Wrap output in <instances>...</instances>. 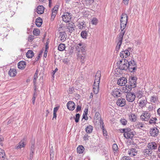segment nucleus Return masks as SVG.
Wrapping results in <instances>:
<instances>
[{
    "label": "nucleus",
    "mask_w": 160,
    "mask_h": 160,
    "mask_svg": "<svg viewBox=\"0 0 160 160\" xmlns=\"http://www.w3.org/2000/svg\"><path fill=\"white\" fill-rule=\"evenodd\" d=\"M58 9V6H56L54 7L53 9L52 10L57 12V11Z\"/></svg>",
    "instance_id": "obj_60"
},
{
    "label": "nucleus",
    "mask_w": 160,
    "mask_h": 160,
    "mask_svg": "<svg viewBox=\"0 0 160 160\" xmlns=\"http://www.w3.org/2000/svg\"><path fill=\"white\" fill-rule=\"evenodd\" d=\"M123 33V32L120 33L116 38V42H117V44L115 49L117 51H118L119 50L122 43V39L124 35Z\"/></svg>",
    "instance_id": "obj_2"
},
{
    "label": "nucleus",
    "mask_w": 160,
    "mask_h": 160,
    "mask_svg": "<svg viewBox=\"0 0 160 160\" xmlns=\"http://www.w3.org/2000/svg\"><path fill=\"white\" fill-rule=\"evenodd\" d=\"M128 61L124 59L123 63H121L119 66V68L122 70H127L128 69Z\"/></svg>",
    "instance_id": "obj_8"
},
{
    "label": "nucleus",
    "mask_w": 160,
    "mask_h": 160,
    "mask_svg": "<svg viewBox=\"0 0 160 160\" xmlns=\"http://www.w3.org/2000/svg\"><path fill=\"white\" fill-rule=\"evenodd\" d=\"M58 107H55L53 109V112L54 113H57L58 109Z\"/></svg>",
    "instance_id": "obj_63"
},
{
    "label": "nucleus",
    "mask_w": 160,
    "mask_h": 160,
    "mask_svg": "<svg viewBox=\"0 0 160 160\" xmlns=\"http://www.w3.org/2000/svg\"><path fill=\"white\" fill-rule=\"evenodd\" d=\"M33 33L34 35L36 36H38L39 35L40 33V31L38 29H34L33 31Z\"/></svg>",
    "instance_id": "obj_43"
},
{
    "label": "nucleus",
    "mask_w": 160,
    "mask_h": 160,
    "mask_svg": "<svg viewBox=\"0 0 160 160\" xmlns=\"http://www.w3.org/2000/svg\"><path fill=\"white\" fill-rule=\"evenodd\" d=\"M147 102V101L146 98L141 99L139 102L140 107L142 108H143L146 105Z\"/></svg>",
    "instance_id": "obj_28"
},
{
    "label": "nucleus",
    "mask_w": 160,
    "mask_h": 160,
    "mask_svg": "<svg viewBox=\"0 0 160 160\" xmlns=\"http://www.w3.org/2000/svg\"><path fill=\"white\" fill-rule=\"evenodd\" d=\"M25 144L24 143V140H21L18 144L16 146L15 149H18L22 148L24 147Z\"/></svg>",
    "instance_id": "obj_26"
},
{
    "label": "nucleus",
    "mask_w": 160,
    "mask_h": 160,
    "mask_svg": "<svg viewBox=\"0 0 160 160\" xmlns=\"http://www.w3.org/2000/svg\"><path fill=\"white\" fill-rule=\"evenodd\" d=\"M159 133V131L158 129L155 127L150 129V134L151 136L152 137L157 136Z\"/></svg>",
    "instance_id": "obj_11"
},
{
    "label": "nucleus",
    "mask_w": 160,
    "mask_h": 160,
    "mask_svg": "<svg viewBox=\"0 0 160 160\" xmlns=\"http://www.w3.org/2000/svg\"><path fill=\"white\" fill-rule=\"evenodd\" d=\"M35 142L33 141V142H32V144L31 146L30 152H34L35 151Z\"/></svg>",
    "instance_id": "obj_40"
},
{
    "label": "nucleus",
    "mask_w": 160,
    "mask_h": 160,
    "mask_svg": "<svg viewBox=\"0 0 160 160\" xmlns=\"http://www.w3.org/2000/svg\"><path fill=\"white\" fill-rule=\"evenodd\" d=\"M101 78V72L98 71L95 76L94 82L93 85V91L95 94H97L99 91V84Z\"/></svg>",
    "instance_id": "obj_1"
},
{
    "label": "nucleus",
    "mask_w": 160,
    "mask_h": 160,
    "mask_svg": "<svg viewBox=\"0 0 160 160\" xmlns=\"http://www.w3.org/2000/svg\"><path fill=\"white\" fill-rule=\"evenodd\" d=\"M142 113L146 121H148L151 116V113H149L148 111H144Z\"/></svg>",
    "instance_id": "obj_31"
},
{
    "label": "nucleus",
    "mask_w": 160,
    "mask_h": 160,
    "mask_svg": "<svg viewBox=\"0 0 160 160\" xmlns=\"http://www.w3.org/2000/svg\"><path fill=\"white\" fill-rule=\"evenodd\" d=\"M26 56L28 58H31L34 56L33 52L32 50H29L27 52Z\"/></svg>",
    "instance_id": "obj_35"
},
{
    "label": "nucleus",
    "mask_w": 160,
    "mask_h": 160,
    "mask_svg": "<svg viewBox=\"0 0 160 160\" xmlns=\"http://www.w3.org/2000/svg\"><path fill=\"white\" fill-rule=\"evenodd\" d=\"M130 52L128 50H123L122 51L120 54V57L122 58H126L129 56Z\"/></svg>",
    "instance_id": "obj_14"
},
{
    "label": "nucleus",
    "mask_w": 160,
    "mask_h": 160,
    "mask_svg": "<svg viewBox=\"0 0 160 160\" xmlns=\"http://www.w3.org/2000/svg\"><path fill=\"white\" fill-rule=\"evenodd\" d=\"M81 35L83 38H86L88 36L87 32L86 31H82L81 32Z\"/></svg>",
    "instance_id": "obj_38"
},
{
    "label": "nucleus",
    "mask_w": 160,
    "mask_h": 160,
    "mask_svg": "<svg viewBox=\"0 0 160 160\" xmlns=\"http://www.w3.org/2000/svg\"><path fill=\"white\" fill-rule=\"evenodd\" d=\"M50 160H53L54 156V153L50 154Z\"/></svg>",
    "instance_id": "obj_58"
},
{
    "label": "nucleus",
    "mask_w": 160,
    "mask_h": 160,
    "mask_svg": "<svg viewBox=\"0 0 160 160\" xmlns=\"http://www.w3.org/2000/svg\"><path fill=\"white\" fill-rule=\"evenodd\" d=\"M127 100L130 102H133L135 99V96L134 93H129L126 95Z\"/></svg>",
    "instance_id": "obj_12"
},
{
    "label": "nucleus",
    "mask_w": 160,
    "mask_h": 160,
    "mask_svg": "<svg viewBox=\"0 0 160 160\" xmlns=\"http://www.w3.org/2000/svg\"><path fill=\"white\" fill-rule=\"evenodd\" d=\"M140 119L142 121H146L145 117L143 116V113L142 114V115H141L140 116Z\"/></svg>",
    "instance_id": "obj_59"
},
{
    "label": "nucleus",
    "mask_w": 160,
    "mask_h": 160,
    "mask_svg": "<svg viewBox=\"0 0 160 160\" xmlns=\"http://www.w3.org/2000/svg\"><path fill=\"white\" fill-rule=\"evenodd\" d=\"M57 12L52 10V18L54 19L56 15Z\"/></svg>",
    "instance_id": "obj_51"
},
{
    "label": "nucleus",
    "mask_w": 160,
    "mask_h": 160,
    "mask_svg": "<svg viewBox=\"0 0 160 160\" xmlns=\"http://www.w3.org/2000/svg\"><path fill=\"white\" fill-rule=\"evenodd\" d=\"M80 115L79 114H77L76 115V118H75V121L76 122H78L79 121Z\"/></svg>",
    "instance_id": "obj_47"
},
{
    "label": "nucleus",
    "mask_w": 160,
    "mask_h": 160,
    "mask_svg": "<svg viewBox=\"0 0 160 160\" xmlns=\"http://www.w3.org/2000/svg\"><path fill=\"white\" fill-rule=\"evenodd\" d=\"M116 103L118 106L123 107L125 105V100L124 98H119L118 99Z\"/></svg>",
    "instance_id": "obj_16"
},
{
    "label": "nucleus",
    "mask_w": 160,
    "mask_h": 160,
    "mask_svg": "<svg viewBox=\"0 0 160 160\" xmlns=\"http://www.w3.org/2000/svg\"><path fill=\"white\" fill-rule=\"evenodd\" d=\"M85 130L87 133H91L93 130V127L91 125H88L86 128Z\"/></svg>",
    "instance_id": "obj_36"
},
{
    "label": "nucleus",
    "mask_w": 160,
    "mask_h": 160,
    "mask_svg": "<svg viewBox=\"0 0 160 160\" xmlns=\"http://www.w3.org/2000/svg\"><path fill=\"white\" fill-rule=\"evenodd\" d=\"M137 118V115L134 114L132 113L129 116V119L133 122H136Z\"/></svg>",
    "instance_id": "obj_22"
},
{
    "label": "nucleus",
    "mask_w": 160,
    "mask_h": 160,
    "mask_svg": "<svg viewBox=\"0 0 160 160\" xmlns=\"http://www.w3.org/2000/svg\"><path fill=\"white\" fill-rule=\"evenodd\" d=\"M122 90L124 92L129 93L131 90V86L129 85H126V86L122 87Z\"/></svg>",
    "instance_id": "obj_20"
},
{
    "label": "nucleus",
    "mask_w": 160,
    "mask_h": 160,
    "mask_svg": "<svg viewBox=\"0 0 160 160\" xmlns=\"http://www.w3.org/2000/svg\"><path fill=\"white\" fill-rule=\"evenodd\" d=\"M132 130L129 128H125V131L124 133H127L132 132Z\"/></svg>",
    "instance_id": "obj_56"
},
{
    "label": "nucleus",
    "mask_w": 160,
    "mask_h": 160,
    "mask_svg": "<svg viewBox=\"0 0 160 160\" xmlns=\"http://www.w3.org/2000/svg\"><path fill=\"white\" fill-rule=\"evenodd\" d=\"M131 158L129 157L123 156L121 158V160H131Z\"/></svg>",
    "instance_id": "obj_50"
},
{
    "label": "nucleus",
    "mask_w": 160,
    "mask_h": 160,
    "mask_svg": "<svg viewBox=\"0 0 160 160\" xmlns=\"http://www.w3.org/2000/svg\"><path fill=\"white\" fill-rule=\"evenodd\" d=\"M152 151L148 149H144L142 152L143 155L145 156H148L152 154Z\"/></svg>",
    "instance_id": "obj_23"
},
{
    "label": "nucleus",
    "mask_w": 160,
    "mask_h": 160,
    "mask_svg": "<svg viewBox=\"0 0 160 160\" xmlns=\"http://www.w3.org/2000/svg\"><path fill=\"white\" fill-rule=\"evenodd\" d=\"M129 0H123V2L125 5H127L128 3Z\"/></svg>",
    "instance_id": "obj_64"
},
{
    "label": "nucleus",
    "mask_w": 160,
    "mask_h": 160,
    "mask_svg": "<svg viewBox=\"0 0 160 160\" xmlns=\"http://www.w3.org/2000/svg\"><path fill=\"white\" fill-rule=\"evenodd\" d=\"M34 152H30V159L32 160L33 158V156Z\"/></svg>",
    "instance_id": "obj_62"
},
{
    "label": "nucleus",
    "mask_w": 160,
    "mask_h": 160,
    "mask_svg": "<svg viewBox=\"0 0 160 160\" xmlns=\"http://www.w3.org/2000/svg\"><path fill=\"white\" fill-rule=\"evenodd\" d=\"M153 108V105L152 104H151V105H150L148 107V110L149 111H151L152 110V108Z\"/></svg>",
    "instance_id": "obj_57"
},
{
    "label": "nucleus",
    "mask_w": 160,
    "mask_h": 160,
    "mask_svg": "<svg viewBox=\"0 0 160 160\" xmlns=\"http://www.w3.org/2000/svg\"><path fill=\"white\" fill-rule=\"evenodd\" d=\"M157 120V118H152L149 121V122L150 124L156 123V121Z\"/></svg>",
    "instance_id": "obj_45"
},
{
    "label": "nucleus",
    "mask_w": 160,
    "mask_h": 160,
    "mask_svg": "<svg viewBox=\"0 0 160 160\" xmlns=\"http://www.w3.org/2000/svg\"><path fill=\"white\" fill-rule=\"evenodd\" d=\"M135 132H133L132 131L127 133H124V136L126 138H132L134 136Z\"/></svg>",
    "instance_id": "obj_21"
},
{
    "label": "nucleus",
    "mask_w": 160,
    "mask_h": 160,
    "mask_svg": "<svg viewBox=\"0 0 160 160\" xmlns=\"http://www.w3.org/2000/svg\"><path fill=\"white\" fill-rule=\"evenodd\" d=\"M91 23L93 25H96L98 23V20L96 18H93L91 21Z\"/></svg>",
    "instance_id": "obj_46"
},
{
    "label": "nucleus",
    "mask_w": 160,
    "mask_h": 160,
    "mask_svg": "<svg viewBox=\"0 0 160 160\" xmlns=\"http://www.w3.org/2000/svg\"><path fill=\"white\" fill-rule=\"evenodd\" d=\"M74 88L73 87L70 88L68 91L69 94H72V92L74 90Z\"/></svg>",
    "instance_id": "obj_55"
},
{
    "label": "nucleus",
    "mask_w": 160,
    "mask_h": 160,
    "mask_svg": "<svg viewBox=\"0 0 160 160\" xmlns=\"http://www.w3.org/2000/svg\"><path fill=\"white\" fill-rule=\"evenodd\" d=\"M62 18L63 21L66 22H68L70 21L71 18V16L70 13L67 12L65 13L64 14L62 15Z\"/></svg>",
    "instance_id": "obj_7"
},
{
    "label": "nucleus",
    "mask_w": 160,
    "mask_h": 160,
    "mask_svg": "<svg viewBox=\"0 0 160 160\" xmlns=\"http://www.w3.org/2000/svg\"><path fill=\"white\" fill-rule=\"evenodd\" d=\"M128 154L130 155L131 156H135L137 154V152L136 150L134 148H131L128 151Z\"/></svg>",
    "instance_id": "obj_30"
},
{
    "label": "nucleus",
    "mask_w": 160,
    "mask_h": 160,
    "mask_svg": "<svg viewBox=\"0 0 160 160\" xmlns=\"http://www.w3.org/2000/svg\"><path fill=\"white\" fill-rule=\"evenodd\" d=\"M127 82V80L126 78L124 77H122L118 79L117 83L120 86H123L125 85Z\"/></svg>",
    "instance_id": "obj_10"
},
{
    "label": "nucleus",
    "mask_w": 160,
    "mask_h": 160,
    "mask_svg": "<svg viewBox=\"0 0 160 160\" xmlns=\"http://www.w3.org/2000/svg\"><path fill=\"white\" fill-rule=\"evenodd\" d=\"M38 78V73L37 71L35 73L34 76L33 83L34 85L36 86V80Z\"/></svg>",
    "instance_id": "obj_41"
},
{
    "label": "nucleus",
    "mask_w": 160,
    "mask_h": 160,
    "mask_svg": "<svg viewBox=\"0 0 160 160\" xmlns=\"http://www.w3.org/2000/svg\"><path fill=\"white\" fill-rule=\"evenodd\" d=\"M44 8L42 5L38 6L37 8V12L38 14H42L43 13Z\"/></svg>",
    "instance_id": "obj_24"
},
{
    "label": "nucleus",
    "mask_w": 160,
    "mask_h": 160,
    "mask_svg": "<svg viewBox=\"0 0 160 160\" xmlns=\"http://www.w3.org/2000/svg\"><path fill=\"white\" fill-rule=\"evenodd\" d=\"M112 148L113 150L117 151L118 149V147L117 144H114L112 145Z\"/></svg>",
    "instance_id": "obj_49"
},
{
    "label": "nucleus",
    "mask_w": 160,
    "mask_h": 160,
    "mask_svg": "<svg viewBox=\"0 0 160 160\" xmlns=\"http://www.w3.org/2000/svg\"><path fill=\"white\" fill-rule=\"evenodd\" d=\"M67 28L69 30V32L71 33L75 30V26L74 23L72 22L69 23L67 26Z\"/></svg>",
    "instance_id": "obj_17"
},
{
    "label": "nucleus",
    "mask_w": 160,
    "mask_h": 160,
    "mask_svg": "<svg viewBox=\"0 0 160 160\" xmlns=\"http://www.w3.org/2000/svg\"><path fill=\"white\" fill-rule=\"evenodd\" d=\"M17 73V72L16 69H15L11 68L8 72V74L11 77L15 76L16 75Z\"/></svg>",
    "instance_id": "obj_27"
},
{
    "label": "nucleus",
    "mask_w": 160,
    "mask_h": 160,
    "mask_svg": "<svg viewBox=\"0 0 160 160\" xmlns=\"http://www.w3.org/2000/svg\"><path fill=\"white\" fill-rule=\"evenodd\" d=\"M78 26L79 28L81 29H84L86 27V24L84 21L79 22Z\"/></svg>",
    "instance_id": "obj_32"
},
{
    "label": "nucleus",
    "mask_w": 160,
    "mask_h": 160,
    "mask_svg": "<svg viewBox=\"0 0 160 160\" xmlns=\"http://www.w3.org/2000/svg\"><path fill=\"white\" fill-rule=\"evenodd\" d=\"M120 122L122 124V125H126L127 123V121L125 119H123L120 120Z\"/></svg>",
    "instance_id": "obj_48"
},
{
    "label": "nucleus",
    "mask_w": 160,
    "mask_h": 160,
    "mask_svg": "<svg viewBox=\"0 0 160 160\" xmlns=\"http://www.w3.org/2000/svg\"><path fill=\"white\" fill-rule=\"evenodd\" d=\"M42 20L41 18H38L36 20V25L38 27H40L42 23Z\"/></svg>",
    "instance_id": "obj_29"
},
{
    "label": "nucleus",
    "mask_w": 160,
    "mask_h": 160,
    "mask_svg": "<svg viewBox=\"0 0 160 160\" xmlns=\"http://www.w3.org/2000/svg\"><path fill=\"white\" fill-rule=\"evenodd\" d=\"M26 66V62L24 61H21L18 63V68L20 69H24Z\"/></svg>",
    "instance_id": "obj_25"
},
{
    "label": "nucleus",
    "mask_w": 160,
    "mask_h": 160,
    "mask_svg": "<svg viewBox=\"0 0 160 160\" xmlns=\"http://www.w3.org/2000/svg\"><path fill=\"white\" fill-rule=\"evenodd\" d=\"M150 101L153 103H157L158 102V98L157 95H154L149 98Z\"/></svg>",
    "instance_id": "obj_19"
},
{
    "label": "nucleus",
    "mask_w": 160,
    "mask_h": 160,
    "mask_svg": "<svg viewBox=\"0 0 160 160\" xmlns=\"http://www.w3.org/2000/svg\"><path fill=\"white\" fill-rule=\"evenodd\" d=\"M65 48V45L64 44H60L58 47V49L60 51H63Z\"/></svg>",
    "instance_id": "obj_37"
},
{
    "label": "nucleus",
    "mask_w": 160,
    "mask_h": 160,
    "mask_svg": "<svg viewBox=\"0 0 160 160\" xmlns=\"http://www.w3.org/2000/svg\"><path fill=\"white\" fill-rule=\"evenodd\" d=\"M148 148L151 150H155L157 147V145L155 142H153L151 143H149L148 145Z\"/></svg>",
    "instance_id": "obj_18"
},
{
    "label": "nucleus",
    "mask_w": 160,
    "mask_h": 160,
    "mask_svg": "<svg viewBox=\"0 0 160 160\" xmlns=\"http://www.w3.org/2000/svg\"><path fill=\"white\" fill-rule=\"evenodd\" d=\"M127 23V21H123L122 20H120V27L121 31L120 33L123 32L124 35L125 32L124 29L126 28Z\"/></svg>",
    "instance_id": "obj_13"
},
{
    "label": "nucleus",
    "mask_w": 160,
    "mask_h": 160,
    "mask_svg": "<svg viewBox=\"0 0 160 160\" xmlns=\"http://www.w3.org/2000/svg\"><path fill=\"white\" fill-rule=\"evenodd\" d=\"M121 90L118 88L114 89L111 92V94L114 97H118L121 96L122 94L120 92Z\"/></svg>",
    "instance_id": "obj_6"
},
{
    "label": "nucleus",
    "mask_w": 160,
    "mask_h": 160,
    "mask_svg": "<svg viewBox=\"0 0 160 160\" xmlns=\"http://www.w3.org/2000/svg\"><path fill=\"white\" fill-rule=\"evenodd\" d=\"M87 112H84L83 115V118H84L86 120H87L88 119V117H87Z\"/></svg>",
    "instance_id": "obj_52"
},
{
    "label": "nucleus",
    "mask_w": 160,
    "mask_h": 160,
    "mask_svg": "<svg viewBox=\"0 0 160 160\" xmlns=\"http://www.w3.org/2000/svg\"><path fill=\"white\" fill-rule=\"evenodd\" d=\"M144 124L141 122H138L136 125V127L138 128L141 129L144 127Z\"/></svg>",
    "instance_id": "obj_44"
},
{
    "label": "nucleus",
    "mask_w": 160,
    "mask_h": 160,
    "mask_svg": "<svg viewBox=\"0 0 160 160\" xmlns=\"http://www.w3.org/2000/svg\"><path fill=\"white\" fill-rule=\"evenodd\" d=\"M35 94L34 93L32 98V103L33 104H35V100L36 98V96H35Z\"/></svg>",
    "instance_id": "obj_54"
},
{
    "label": "nucleus",
    "mask_w": 160,
    "mask_h": 160,
    "mask_svg": "<svg viewBox=\"0 0 160 160\" xmlns=\"http://www.w3.org/2000/svg\"><path fill=\"white\" fill-rule=\"evenodd\" d=\"M67 106L68 108L70 110L72 111L75 108V104L73 101H69L68 102Z\"/></svg>",
    "instance_id": "obj_15"
},
{
    "label": "nucleus",
    "mask_w": 160,
    "mask_h": 160,
    "mask_svg": "<svg viewBox=\"0 0 160 160\" xmlns=\"http://www.w3.org/2000/svg\"><path fill=\"white\" fill-rule=\"evenodd\" d=\"M82 107L81 106L78 105L77 106L76 112H78L80 111L81 110Z\"/></svg>",
    "instance_id": "obj_53"
},
{
    "label": "nucleus",
    "mask_w": 160,
    "mask_h": 160,
    "mask_svg": "<svg viewBox=\"0 0 160 160\" xmlns=\"http://www.w3.org/2000/svg\"><path fill=\"white\" fill-rule=\"evenodd\" d=\"M86 52H85V53H78L77 57L80 62L82 63H84L86 60Z\"/></svg>",
    "instance_id": "obj_4"
},
{
    "label": "nucleus",
    "mask_w": 160,
    "mask_h": 160,
    "mask_svg": "<svg viewBox=\"0 0 160 160\" xmlns=\"http://www.w3.org/2000/svg\"><path fill=\"white\" fill-rule=\"evenodd\" d=\"M50 154L54 153V151L52 146L50 149Z\"/></svg>",
    "instance_id": "obj_61"
},
{
    "label": "nucleus",
    "mask_w": 160,
    "mask_h": 160,
    "mask_svg": "<svg viewBox=\"0 0 160 160\" xmlns=\"http://www.w3.org/2000/svg\"><path fill=\"white\" fill-rule=\"evenodd\" d=\"M120 20H122L123 21H128V16L126 14H122Z\"/></svg>",
    "instance_id": "obj_39"
},
{
    "label": "nucleus",
    "mask_w": 160,
    "mask_h": 160,
    "mask_svg": "<svg viewBox=\"0 0 160 160\" xmlns=\"http://www.w3.org/2000/svg\"><path fill=\"white\" fill-rule=\"evenodd\" d=\"M128 69L131 72H134L136 69V64L133 60L128 62Z\"/></svg>",
    "instance_id": "obj_5"
},
{
    "label": "nucleus",
    "mask_w": 160,
    "mask_h": 160,
    "mask_svg": "<svg viewBox=\"0 0 160 160\" xmlns=\"http://www.w3.org/2000/svg\"><path fill=\"white\" fill-rule=\"evenodd\" d=\"M84 147L82 145L79 146L77 148V152L79 153H82L84 151Z\"/></svg>",
    "instance_id": "obj_34"
},
{
    "label": "nucleus",
    "mask_w": 160,
    "mask_h": 160,
    "mask_svg": "<svg viewBox=\"0 0 160 160\" xmlns=\"http://www.w3.org/2000/svg\"><path fill=\"white\" fill-rule=\"evenodd\" d=\"M75 47L78 53H85V52H86L85 50L86 46L85 44L83 43L80 42L77 43Z\"/></svg>",
    "instance_id": "obj_3"
},
{
    "label": "nucleus",
    "mask_w": 160,
    "mask_h": 160,
    "mask_svg": "<svg viewBox=\"0 0 160 160\" xmlns=\"http://www.w3.org/2000/svg\"><path fill=\"white\" fill-rule=\"evenodd\" d=\"M137 78L136 77H132L129 79V86L131 88H134L136 86V83Z\"/></svg>",
    "instance_id": "obj_9"
},
{
    "label": "nucleus",
    "mask_w": 160,
    "mask_h": 160,
    "mask_svg": "<svg viewBox=\"0 0 160 160\" xmlns=\"http://www.w3.org/2000/svg\"><path fill=\"white\" fill-rule=\"evenodd\" d=\"M60 37V40L61 41H64L65 40L66 38V35L65 32H60L59 33Z\"/></svg>",
    "instance_id": "obj_33"
},
{
    "label": "nucleus",
    "mask_w": 160,
    "mask_h": 160,
    "mask_svg": "<svg viewBox=\"0 0 160 160\" xmlns=\"http://www.w3.org/2000/svg\"><path fill=\"white\" fill-rule=\"evenodd\" d=\"M5 153L4 151L0 148V158H5Z\"/></svg>",
    "instance_id": "obj_42"
}]
</instances>
